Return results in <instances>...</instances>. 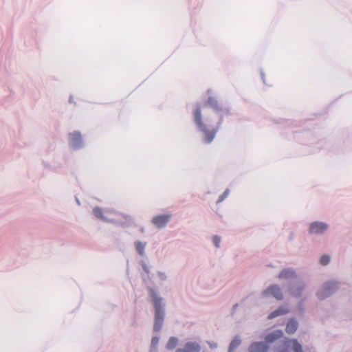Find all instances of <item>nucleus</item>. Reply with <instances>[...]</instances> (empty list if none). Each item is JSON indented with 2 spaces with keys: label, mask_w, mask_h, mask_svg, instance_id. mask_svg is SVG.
<instances>
[{
  "label": "nucleus",
  "mask_w": 352,
  "mask_h": 352,
  "mask_svg": "<svg viewBox=\"0 0 352 352\" xmlns=\"http://www.w3.org/2000/svg\"><path fill=\"white\" fill-rule=\"evenodd\" d=\"M193 116L196 125L204 133V142L206 144L211 143L219 129L221 123L219 122L217 126L211 130L207 129L206 125L203 122L201 119V109L199 105L194 110Z\"/></svg>",
  "instance_id": "obj_1"
},
{
  "label": "nucleus",
  "mask_w": 352,
  "mask_h": 352,
  "mask_svg": "<svg viewBox=\"0 0 352 352\" xmlns=\"http://www.w3.org/2000/svg\"><path fill=\"white\" fill-rule=\"evenodd\" d=\"M149 295L151 296V301L155 309V322L154 325V329L155 330H159L162 326L164 316V312L163 310L162 305L163 299L160 297H158L155 290L152 288L149 289Z\"/></svg>",
  "instance_id": "obj_2"
},
{
  "label": "nucleus",
  "mask_w": 352,
  "mask_h": 352,
  "mask_svg": "<svg viewBox=\"0 0 352 352\" xmlns=\"http://www.w3.org/2000/svg\"><path fill=\"white\" fill-rule=\"evenodd\" d=\"M93 212H94V214L96 216V217H97L98 219H101L106 221H113V219L108 218V216L111 214H114L117 216L122 217L123 219L125 220V221H128L131 220L130 217L128 215L118 214L117 212H115L109 210H105L104 212H103L102 210L99 207L94 208Z\"/></svg>",
  "instance_id": "obj_3"
},
{
  "label": "nucleus",
  "mask_w": 352,
  "mask_h": 352,
  "mask_svg": "<svg viewBox=\"0 0 352 352\" xmlns=\"http://www.w3.org/2000/svg\"><path fill=\"white\" fill-rule=\"evenodd\" d=\"M264 296H272L276 299L280 300L283 298V294L279 286L273 285L263 292Z\"/></svg>",
  "instance_id": "obj_4"
},
{
  "label": "nucleus",
  "mask_w": 352,
  "mask_h": 352,
  "mask_svg": "<svg viewBox=\"0 0 352 352\" xmlns=\"http://www.w3.org/2000/svg\"><path fill=\"white\" fill-rule=\"evenodd\" d=\"M328 228V226L322 222H314L310 224L309 232L311 234H320L325 232Z\"/></svg>",
  "instance_id": "obj_5"
},
{
  "label": "nucleus",
  "mask_w": 352,
  "mask_h": 352,
  "mask_svg": "<svg viewBox=\"0 0 352 352\" xmlns=\"http://www.w3.org/2000/svg\"><path fill=\"white\" fill-rule=\"evenodd\" d=\"M171 217L170 214H160L155 216L152 219V223L157 228H162L166 226Z\"/></svg>",
  "instance_id": "obj_6"
},
{
  "label": "nucleus",
  "mask_w": 352,
  "mask_h": 352,
  "mask_svg": "<svg viewBox=\"0 0 352 352\" xmlns=\"http://www.w3.org/2000/svg\"><path fill=\"white\" fill-rule=\"evenodd\" d=\"M268 348L263 342H254L249 346V352H267Z\"/></svg>",
  "instance_id": "obj_7"
},
{
  "label": "nucleus",
  "mask_w": 352,
  "mask_h": 352,
  "mask_svg": "<svg viewBox=\"0 0 352 352\" xmlns=\"http://www.w3.org/2000/svg\"><path fill=\"white\" fill-rule=\"evenodd\" d=\"M201 347L198 343L196 342H188L186 344L184 349H179L177 352H199Z\"/></svg>",
  "instance_id": "obj_8"
},
{
  "label": "nucleus",
  "mask_w": 352,
  "mask_h": 352,
  "mask_svg": "<svg viewBox=\"0 0 352 352\" xmlns=\"http://www.w3.org/2000/svg\"><path fill=\"white\" fill-rule=\"evenodd\" d=\"M70 143L75 148L81 145L82 138L79 132L76 131L70 134Z\"/></svg>",
  "instance_id": "obj_9"
},
{
  "label": "nucleus",
  "mask_w": 352,
  "mask_h": 352,
  "mask_svg": "<svg viewBox=\"0 0 352 352\" xmlns=\"http://www.w3.org/2000/svg\"><path fill=\"white\" fill-rule=\"evenodd\" d=\"M330 285H332L333 287L335 286L334 283H329L324 286V287L318 292L317 295L320 299H323L331 294Z\"/></svg>",
  "instance_id": "obj_10"
},
{
  "label": "nucleus",
  "mask_w": 352,
  "mask_h": 352,
  "mask_svg": "<svg viewBox=\"0 0 352 352\" xmlns=\"http://www.w3.org/2000/svg\"><path fill=\"white\" fill-rule=\"evenodd\" d=\"M289 309L286 307H280L278 309L272 311L269 316V319H272L279 316L286 314L289 312Z\"/></svg>",
  "instance_id": "obj_11"
},
{
  "label": "nucleus",
  "mask_w": 352,
  "mask_h": 352,
  "mask_svg": "<svg viewBox=\"0 0 352 352\" xmlns=\"http://www.w3.org/2000/svg\"><path fill=\"white\" fill-rule=\"evenodd\" d=\"M298 329V322L294 319H290L287 324L285 331L289 334H293Z\"/></svg>",
  "instance_id": "obj_12"
},
{
  "label": "nucleus",
  "mask_w": 352,
  "mask_h": 352,
  "mask_svg": "<svg viewBox=\"0 0 352 352\" xmlns=\"http://www.w3.org/2000/svg\"><path fill=\"white\" fill-rule=\"evenodd\" d=\"M283 335V333L282 331L280 330H277V331H275L268 335L266 336L265 337V341L267 342H274L276 340L281 338Z\"/></svg>",
  "instance_id": "obj_13"
},
{
  "label": "nucleus",
  "mask_w": 352,
  "mask_h": 352,
  "mask_svg": "<svg viewBox=\"0 0 352 352\" xmlns=\"http://www.w3.org/2000/svg\"><path fill=\"white\" fill-rule=\"evenodd\" d=\"M207 105L211 107L216 111H220L221 108L220 107L217 100L214 97H209L207 100Z\"/></svg>",
  "instance_id": "obj_14"
},
{
  "label": "nucleus",
  "mask_w": 352,
  "mask_h": 352,
  "mask_svg": "<svg viewBox=\"0 0 352 352\" xmlns=\"http://www.w3.org/2000/svg\"><path fill=\"white\" fill-rule=\"evenodd\" d=\"M295 275V273L294 271L289 269H285L279 274L278 278H289L294 277Z\"/></svg>",
  "instance_id": "obj_15"
},
{
  "label": "nucleus",
  "mask_w": 352,
  "mask_h": 352,
  "mask_svg": "<svg viewBox=\"0 0 352 352\" xmlns=\"http://www.w3.org/2000/svg\"><path fill=\"white\" fill-rule=\"evenodd\" d=\"M177 339L176 338L172 337L168 340L166 347L168 349H173L177 346Z\"/></svg>",
  "instance_id": "obj_16"
},
{
  "label": "nucleus",
  "mask_w": 352,
  "mask_h": 352,
  "mask_svg": "<svg viewBox=\"0 0 352 352\" xmlns=\"http://www.w3.org/2000/svg\"><path fill=\"white\" fill-rule=\"evenodd\" d=\"M144 248H145V245L144 243H142V242L138 241L135 243L136 250L140 255H143L144 252Z\"/></svg>",
  "instance_id": "obj_17"
},
{
  "label": "nucleus",
  "mask_w": 352,
  "mask_h": 352,
  "mask_svg": "<svg viewBox=\"0 0 352 352\" xmlns=\"http://www.w3.org/2000/svg\"><path fill=\"white\" fill-rule=\"evenodd\" d=\"M241 343V340L238 338H235L230 344V351L235 349Z\"/></svg>",
  "instance_id": "obj_18"
},
{
  "label": "nucleus",
  "mask_w": 352,
  "mask_h": 352,
  "mask_svg": "<svg viewBox=\"0 0 352 352\" xmlns=\"http://www.w3.org/2000/svg\"><path fill=\"white\" fill-rule=\"evenodd\" d=\"M330 261V257L328 255H323L320 258V263L322 265H327Z\"/></svg>",
  "instance_id": "obj_19"
},
{
  "label": "nucleus",
  "mask_w": 352,
  "mask_h": 352,
  "mask_svg": "<svg viewBox=\"0 0 352 352\" xmlns=\"http://www.w3.org/2000/svg\"><path fill=\"white\" fill-rule=\"evenodd\" d=\"M220 241H221V239H220V238L219 236H214L213 237V242H214L215 246L217 247V248L219 247Z\"/></svg>",
  "instance_id": "obj_20"
},
{
  "label": "nucleus",
  "mask_w": 352,
  "mask_h": 352,
  "mask_svg": "<svg viewBox=\"0 0 352 352\" xmlns=\"http://www.w3.org/2000/svg\"><path fill=\"white\" fill-rule=\"evenodd\" d=\"M158 342H159L158 338L154 337V338H152L151 344L153 346H155L158 344Z\"/></svg>",
  "instance_id": "obj_21"
},
{
  "label": "nucleus",
  "mask_w": 352,
  "mask_h": 352,
  "mask_svg": "<svg viewBox=\"0 0 352 352\" xmlns=\"http://www.w3.org/2000/svg\"><path fill=\"white\" fill-rule=\"evenodd\" d=\"M301 290H302V289H299V292H300ZM292 292V294H293L294 296H298L299 295V294H300V292H298V293H295L294 292Z\"/></svg>",
  "instance_id": "obj_22"
}]
</instances>
